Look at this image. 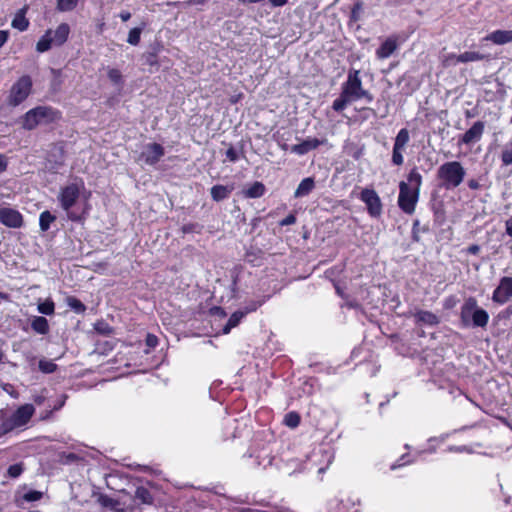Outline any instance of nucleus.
<instances>
[{
	"instance_id": "obj_1",
	"label": "nucleus",
	"mask_w": 512,
	"mask_h": 512,
	"mask_svg": "<svg viewBox=\"0 0 512 512\" xmlns=\"http://www.w3.org/2000/svg\"><path fill=\"white\" fill-rule=\"evenodd\" d=\"M62 119V112L48 105H39L28 110L21 116L20 122L23 129L32 131L39 125H51Z\"/></svg>"
},
{
	"instance_id": "obj_2",
	"label": "nucleus",
	"mask_w": 512,
	"mask_h": 512,
	"mask_svg": "<svg viewBox=\"0 0 512 512\" xmlns=\"http://www.w3.org/2000/svg\"><path fill=\"white\" fill-rule=\"evenodd\" d=\"M83 188V181H80V183H70L61 187L57 196L61 208L67 213V218L75 223H83L87 216L86 210H83L81 213H77L72 210L73 206L77 203L81 194V189Z\"/></svg>"
},
{
	"instance_id": "obj_3",
	"label": "nucleus",
	"mask_w": 512,
	"mask_h": 512,
	"mask_svg": "<svg viewBox=\"0 0 512 512\" xmlns=\"http://www.w3.org/2000/svg\"><path fill=\"white\" fill-rule=\"evenodd\" d=\"M466 171L458 161H449L443 163L437 170V179L441 187L446 190L458 187L464 180Z\"/></svg>"
},
{
	"instance_id": "obj_4",
	"label": "nucleus",
	"mask_w": 512,
	"mask_h": 512,
	"mask_svg": "<svg viewBox=\"0 0 512 512\" xmlns=\"http://www.w3.org/2000/svg\"><path fill=\"white\" fill-rule=\"evenodd\" d=\"M33 81L31 76L23 75L11 86L7 97V104L11 107L19 106L31 94Z\"/></svg>"
},
{
	"instance_id": "obj_5",
	"label": "nucleus",
	"mask_w": 512,
	"mask_h": 512,
	"mask_svg": "<svg viewBox=\"0 0 512 512\" xmlns=\"http://www.w3.org/2000/svg\"><path fill=\"white\" fill-rule=\"evenodd\" d=\"M418 189L411 188L406 182L399 184L398 206L406 214H413L419 198Z\"/></svg>"
},
{
	"instance_id": "obj_6",
	"label": "nucleus",
	"mask_w": 512,
	"mask_h": 512,
	"mask_svg": "<svg viewBox=\"0 0 512 512\" xmlns=\"http://www.w3.org/2000/svg\"><path fill=\"white\" fill-rule=\"evenodd\" d=\"M363 88L360 71L357 69H350L347 75V80L341 86V91L352 101H357L359 100V94Z\"/></svg>"
},
{
	"instance_id": "obj_7",
	"label": "nucleus",
	"mask_w": 512,
	"mask_h": 512,
	"mask_svg": "<svg viewBox=\"0 0 512 512\" xmlns=\"http://www.w3.org/2000/svg\"><path fill=\"white\" fill-rule=\"evenodd\" d=\"M360 200L365 203L368 214L379 218L383 211L381 199L374 189L364 188L360 193Z\"/></svg>"
},
{
	"instance_id": "obj_8",
	"label": "nucleus",
	"mask_w": 512,
	"mask_h": 512,
	"mask_svg": "<svg viewBox=\"0 0 512 512\" xmlns=\"http://www.w3.org/2000/svg\"><path fill=\"white\" fill-rule=\"evenodd\" d=\"M461 320L465 326H480V308L477 307L475 298L465 301L461 310Z\"/></svg>"
},
{
	"instance_id": "obj_9",
	"label": "nucleus",
	"mask_w": 512,
	"mask_h": 512,
	"mask_svg": "<svg viewBox=\"0 0 512 512\" xmlns=\"http://www.w3.org/2000/svg\"><path fill=\"white\" fill-rule=\"evenodd\" d=\"M0 222L8 228L18 229L24 225V218L17 209L1 207Z\"/></svg>"
},
{
	"instance_id": "obj_10",
	"label": "nucleus",
	"mask_w": 512,
	"mask_h": 512,
	"mask_svg": "<svg viewBox=\"0 0 512 512\" xmlns=\"http://www.w3.org/2000/svg\"><path fill=\"white\" fill-rule=\"evenodd\" d=\"M165 155L164 147L156 142L146 145L145 150L141 153L140 158L150 166L156 165Z\"/></svg>"
},
{
	"instance_id": "obj_11",
	"label": "nucleus",
	"mask_w": 512,
	"mask_h": 512,
	"mask_svg": "<svg viewBox=\"0 0 512 512\" xmlns=\"http://www.w3.org/2000/svg\"><path fill=\"white\" fill-rule=\"evenodd\" d=\"M493 300L498 304H505L512 298V277L501 278L499 285L493 292Z\"/></svg>"
},
{
	"instance_id": "obj_12",
	"label": "nucleus",
	"mask_w": 512,
	"mask_h": 512,
	"mask_svg": "<svg viewBox=\"0 0 512 512\" xmlns=\"http://www.w3.org/2000/svg\"><path fill=\"white\" fill-rule=\"evenodd\" d=\"M398 40L399 38L397 35L387 37L376 49V57L381 60L389 58L398 49Z\"/></svg>"
},
{
	"instance_id": "obj_13",
	"label": "nucleus",
	"mask_w": 512,
	"mask_h": 512,
	"mask_svg": "<svg viewBox=\"0 0 512 512\" xmlns=\"http://www.w3.org/2000/svg\"><path fill=\"white\" fill-rule=\"evenodd\" d=\"M324 143L325 140H320L318 138H307L301 143L291 146L290 150L297 155H305L311 150L317 149Z\"/></svg>"
},
{
	"instance_id": "obj_14",
	"label": "nucleus",
	"mask_w": 512,
	"mask_h": 512,
	"mask_svg": "<svg viewBox=\"0 0 512 512\" xmlns=\"http://www.w3.org/2000/svg\"><path fill=\"white\" fill-rule=\"evenodd\" d=\"M34 412L35 408L32 404H24L18 407L12 414L13 421H15L16 425L19 427L24 426L30 421Z\"/></svg>"
},
{
	"instance_id": "obj_15",
	"label": "nucleus",
	"mask_w": 512,
	"mask_h": 512,
	"mask_svg": "<svg viewBox=\"0 0 512 512\" xmlns=\"http://www.w3.org/2000/svg\"><path fill=\"white\" fill-rule=\"evenodd\" d=\"M484 40L497 45H504L512 42V30H496L488 34Z\"/></svg>"
},
{
	"instance_id": "obj_16",
	"label": "nucleus",
	"mask_w": 512,
	"mask_h": 512,
	"mask_svg": "<svg viewBox=\"0 0 512 512\" xmlns=\"http://www.w3.org/2000/svg\"><path fill=\"white\" fill-rule=\"evenodd\" d=\"M52 34L54 45L62 46L68 40L70 34V26L67 23H61L57 26Z\"/></svg>"
},
{
	"instance_id": "obj_17",
	"label": "nucleus",
	"mask_w": 512,
	"mask_h": 512,
	"mask_svg": "<svg viewBox=\"0 0 512 512\" xmlns=\"http://www.w3.org/2000/svg\"><path fill=\"white\" fill-rule=\"evenodd\" d=\"M242 193L245 198L256 199L266 193V187L262 182L255 181L248 188L244 189Z\"/></svg>"
},
{
	"instance_id": "obj_18",
	"label": "nucleus",
	"mask_w": 512,
	"mask_h": 512,
	"mask_svg": "<svg viewBox=\"0 0 512 512\" xmlns=\"http://www.w3.org/2000/svg\"><path fill=\"white\" fill-rule=\"evenodd\" d=\"M134 502L137 504L152 505L154 503V496L148 488L139 486L135 490Z\"/></svg>"
},
{
	"instance_id": "obj_19",
	"label": "nucleus",
	"mask_w": 512,
	"mask_h": 512,
	"mask_svg": "<svg viewBox=\"0 0 512 512\" xmlns=\"http://www.w3.org/2000/svg\"><path fill=\"white\" fill-rule=\"evenodd\" d=\"M233 190V186H224L221 184L214 185L210 189V194L215 202H220L227 199Z\"/></svg>"
},
{
	"instance_id": "obj_20",
	"label": "nucleus",
	"mask_w": 512,
	"mask_h": 512,
	"mask_svg": "<svg viewBox=\"0 0 512 512\" xmlns=\"http://www.w3.org/2000/svg\"><path fill=\"white\" fill-rule=\"evenodd\" d=\"M416 323H422L429 326H435L439 323V318L431 311L419 310L414 314Z\"/></svg>"
},
{
	"instance_id": "obj_21",
	"label": "nucleus",
	"mask_w": 512,
	"mask_h": 512,
	"mask_svg": "<svg viewBox=\"0 0 512 512\" xmlns=\"http://www.w3.org/2000/svg\"><path fill=\"white\" fill-rule=\"evenodd\" d=\"M315 188V181L312 177L304 178L295 190L294 197L300 198L309 195Z\"/></svg>"
},
{
	"instance_id": "obj_22",
	"label": "nucleus",
	"mask_w": 512,
	"mask_h": 512,
	"mask_svg": "<svg viewBox=\"0 0 512 512\" xmlns=\"http://www.w3.org/2000/svg\"><path fill=\"white\" fill-rule=\"evenodd\" d=\"M480 137V120L474 122L470 129H468L459 140V144H470Z\"/></svg>"
},
{
	"instance_id": "obj_23",
	"label": "nucleus",
	"mask_w": 512,
	"mask_h": 512,
	"mask_svg": "<svg viewBox=\"0 0 512 512\" xmlns=\"http://www.w3.org/2000/svg\"><path fill=\"white\" fill-rule=\"evenodd\" d=\"M52 29H48L45 31V33L40 37L36 44V51L39 53H44L51 49L52 45L54 44L52 40Z\"/></svg>"
},
{
	"instance_id": "obj_24",
	"label": "nucleus",
	"mask_w": 512,
	"mask_h": 512,
	"mask_svg": "<svg viewBox=\"0 0 512 512\" xmlns=\"http://www.w3.org/2000/svg\"><path fill=\"white\" fill-rule=\"evenodd\" d=\"M25 13V8L19 10L11 22L12 27L21 32L26 31L30 24L29 20L25 17Z\"/></svg>"
},
{
	"instance_id": "obj_25",
	"label": "nucleus",
	"mask_w": 512,
	"mask_h": 512,
	"mask_svg": "<svg viewBox=\"0 0 512 512\" xmlns=\"http://www.w3.org/2000/svg\"><path fill=\"white\" fill-rule=\"evenodd\" d=\"M56 215L52 214L49 210H44L39 215V228L41 232H47L51 224L56 221Z\"/></svg>"
},
{
	"instance_id": "obj_26",
	"label": "nucleus",
	"mask_w": 512,
	"mask_h": 512,
	"mask_svg": "<svg viewBox=\"0 0 512 512\" xmlns=\"http://www.w3.org/2000/svg\"><path fill=\"white\" fill-rule=\"evenodd\" d=\"M31 328L38 334L45 335L49 332V323L43 316H36L31 322Z\"/></svg>"
},
{
	"instance_id": "obj_27",
	"label": "nucleus",
	"mask_w": 512,
	"mask_h": 512,
	"mask_svg": "<svg viewBox=\"0 0 512 512\" xmlns=\"http://www.w3.org/2000/svg\"><path fill=\"white\" fill-rule=\"evenodd\" d=\"M243 317H245V312H242L241 310L232 313L223 327V333L228 334L232 328L236 327L240 323Z\"/></svg>"
},
{
	"instance_id": "obj_28",
	"label": "nucleus",
	"mask_w": 512,
	"mask_h": 512,
	"mask_svg": "<svg viewBox=\"0 0 512 512\" xmlns=\"http://www.w3.org/2000/svg\"><path fill=\"white\" fill-rule=\"evenodd\" d=\"M66 304L76 314H84L87 309L85 304L75 296H67Z\"/></svg>"
},
{
	"instance_id": "obj_29",
	"label": "nucleus",
	"mask_w": 512,
	"mask_h": 512,
	"mask_svg": "<svg viewBox=\"0 0 512 512\" xmlns=\"http://www.w3.org/2000/svg\"><path fill=\"white\" fill-rule=\"evenodd\" d=\"M409 139H410V136H409L408 129L402 128L399 130V132L396 135L393 147L398 146L399 149L405 150V146L409 142Z\"/></svg>"
},
{
	"instance_id": "obj_30",
	"label": "nucleus",
	"mask_w": 512,
	"mask_h": 512,
	"mask_svg": "<svg viewBox=\"0 0 512 512\" xmlns=\"http://www.w3.org/2000/svg\"><path fill=\"white\" fill-rule=\"evenodd\" d=\"M407 179H408V182H409L408 185L411 188L418 189V191H420V188H421V185H422V176L418 172L417 168H413V169L410 170Z\"/></svg>"
},
{
	"instance_id": "obj_31",
	"label": "nucleus",
	"mask_w": 512,
	"mask_h": 512,
	"mask_svg": "<svg viewBox=\"0 0 512 512\" xmlns=\"http://www.w3.org/2000/svg\"><path fill=\"white\" fill-rule=\"evenodd\" d=\"M352 102L353 101L341 91L339 97L333 101L332 108L336 112H341Z\"/></svg>"
},
{
	"instance_id": "obj_32",
	"label": "nucleus",
	"mask_w": 512,
	"mask_h": 512,
	"mask_svg": "<svg viewBox=\"0 0 512 512\" xmlns=\"http://www.w3.org/2000/svg\"><path fill=\"white\" fill-rule=\"evenodd\" d=\"M78 5V0H56V8L60 12H69Z\"/></svg>"
},
{
	"instance_id": "obj_33",
	"label": "nucleus",
	"mask_w": 512,
	"mask_h": 512,
	"mask_svg": "<svg viewBox=\"0 0 512 512\" xmlns=\"http://www.w3.org/2000/svg\"><path fill=\"white\" fill-rule=\"evenodd\" d=\"M300 422H301V417H300L299 413L296 411H291V412L287 413L284 417L285 425L290 428L298 427Z\"/></svg>"
},
{
	"instance_id": "obj_34",
	"label": "nucleus",
	"mask_w": 512,
	"mask_h": 512,
	"mask_svg": "<svg viewBox=\"0 0 512 512\" xmlns=\"http://www.w3.org/2000/svg\"><path fill=\"white\" fill-rule=\"evenodd\" d=\"M39 370L45 374L54 373L57 370V364L52 360L41 359L38 363Z\"/></svg>"
},
{
	"instance_id": "obj_35",
	"label": "nucleus",
	"mask_w": 512,
	"mask_h": 512,
	"mask_svg": "<svg viewBox=\"0 0 512 512\" xmlns=\"http://www.w3.org/2000/svg\"><path fill=\"white\" fill-rule=\"evenodd\" d=\"M141 33H142L141 27L132 28L128 33L127 42L130 45L137 46L141 40Z\"/></svg>"
},
{
	"instance_id": "obj_36",
	"label": "nucleus",
	"mask_w": 512,
	"mask_h": 512,
	"mask_svg": "<svg viewBox=\"0 0 512 512\" xmlns=\"http://www.w3.org/2000/svg\"><path fill=\"white\" fill-rule=\"evenodd\" d=\"M18 427L19 426L16 425V422L13 421L12 416L5 419L0 425V437L4 436L5 434L11 432L12 430Z\"/></svg>"
},
{
	"instance_id": "obj_37",
	"label": "nucleus",
	"mask_w": 512,
	"mask_h": 512,
	"mask_svg": "<svg viewBox=\"0 0 512 512\" xmlns=\"http://www.w3.org/2000/svg\"><path fill=\"white\" fill-rule=\"evenodd\" d=\"M55 310V304L52 300H46L38 305V311L44 315H52Z\"/></svg>"
},
{
	"instance_id": "obj_38",
	"label": "nucleus",
	"mask_w": 512,
	"mask_h": 512,
	"mask_svg": "<svg viewBox=\"0 0 512 512\" xmlns=\"http://www.w3.org/2000/svg\"><path fill=\"white\" fill-rule=\"evenodd\" d=\"M428 231H429V228L427 226L420 227L419 220H415L413 222V227H412V239L414 241L418 242L420 240L419 234L421 232L425 233V232H428Z\"/></svg>"
},
{
	"instance_id": "obj_39",
	"label": "nucleus",
	"mask_w": 512,
	"mask_h": 512,
	"mask_svg": "<svg viewBox=\"0 0 512 512\" xmlns=\"http://www.w3.org/2000/svg\"><path fill=\"white\" fill-rule=\"evenodd\" d=\"M404 150L397 147H393L392 150V163L396 166H401L404 163L403 152Z\"/></svg>"
},
{
	"instance_id": "obj_40",
	"label": "nucleus",
	"mask_w": 512,
	"mask_h": 512,
	"mask_svg": "<svg viewBox=\"0 0 512 512\" xmlns=\"http://www.w3.org/2000/svg\"><path fill=\"white\" fill-rule=\"evenodd\" d=\"M99 502L102 506L109 507L111 509H115V507L119 505V502L116 499L107 495L100 496Z\"/></svg>"
},
{
	"instance_id": "obj_41",
	"label": "nucleus",
	"mask_w": 512,
	"mask_h": 512,
	"mask_svg": "<svg viewBox=\"0 0 512 512\" xmlns=\"http://www.w3.org/2000/svg\"><path fill=\"white\" fill-rule=\"evenodd\" d=\"M363 4L362 2H356L351 8L350 12V21L357 22L360 19V12L362 11Z\"/></svg>"
},
{
	"instance_id": "obj_42",
	"label": "nucleus",
	"mask_w": 512,
	"mask_h": 512,
	"mask_svg": "<svg viewBox=\"0 0 512 512\" xmlns=\"http://www.w3.org/2000/svg\"><path fill=\"white\" fill-rule=\"evenodd\" d=\"M22 472H23V466L21 463H16V464L10 465L7 470V474L11 478L19 477L22 474Z\"/></svg>"
},
{
	"instance_id": "obj_43",
	"label": "nucleus",
	"mask_w": 512,
	"mask_h": 512,
	"mask_svg": "<svg viewBox=\"0 0 512 512\" xmlns=\"http://www.w3.org/2000/svg\"><path fill=\"white\" fill-rule=\"evenodd\" d=\"M42 496V492L37 490H30L23 495V499L27 502H35L39 501L42 498Z\"/></svg>"
},
{
	"instance_id": "obj_44",
	"label": "nucleus",
	"mask_w": 512,
	"mask_h": 512,
	"mask_svg": "<svg viewBox=\"0 0 512 512\" xmlns=\"http://www.w3.org/2000/svg\"><path fill=\"white\" fill-rule=\"evenodd\" d=\"M107 75H108V78L114 84H119L122 82V74H121L120 70H118L116 68L109 69Z\"/></svg>"
},
{
	"instance_id": "obj_45",
	"label": "nucleus",
	"mask_w": 512,
	"mask_h": 512,
	"mask_svg": "<svg viewBox=\"0 0 512 512\" xmlns=\"http://www.w3.org/2000/svg\"><path fill=\"white\" fill-rule=\"evenodd\" d=\"M502 163L506 166L512 165V146L506 147L501 154Z\"/></svg>"
},
{
	"instance_id": "obj_46",
	"label": "nucleus",
	"mask_w": 512,
	"mask_h": 512,
	"mask_svg": "<svg viewBox=\"0 0 512 512\" xmlns=\"http://www.w3.org/2000/svg\"><path fill=\"white\" fill-rule=\"evenodd\" d=\"M159 343V339L156 335L152 333H148L145 338V344L149 349H154L157 347Z\"/></svg>"
},
{
	"instance_id": "obj_47",
	"label": "nucleus",
	"mask_w": 512,
	"mask_h": 512,
	"mask_svg": "<svg viewBox=\"0 0 512 512\" xmlns=\"http://www.w3.org/2000/svg\"><path fill=\"white\" fill-rule=\"evenodd\" d=\"M478 58H479V55L476 52H465V53H462L459 55L458 61L464 63V62L477 60Z\"/></svg>"
},
{
	"instance_id": "obj_48",
	"label": "nucleus",
	"mask_w": 512,
	"mask_h": 512,
	"mask_svg": "<svg viewBox=\"0 0 512 512\" xmlns=\"http://www.w3.org/2000/svg\"><path fill=\"white\" fill-rule=\"evenodd\" d=\"M146 64L150 66L158 65V56L156 52H148L144 55Z\"/></svg>"
},
{
	"instance_id": "obj_49",
	"label": "nucleus",
	"mask_w": 512,
	"mask_h": 512,
	"mask_svg": "<svg viewBox=\"0 0 512 512\" xmlns=\"http://www.w3.org/2000/svg\"><path fill=\"white\" fill-rule=\"evenodd\" d=\"M262 301H251L249 304H247L244 308V310H241L242 312H245V316L251 312L256 311L261 305Z\"/></svg>"
},
{
	"instance_id": "obj_50",
	"label": "nucleus",
	"mask_w": 512,
	"mask_h": 512,
	"mask_svg": "<svg viewBox=\"0 0 512 512\" xmlns=\"http://www.w3.org/2000/svg\"><path fill=\"white\" fill-rule=\"evenodd\" d=\"M225 155L230 162H236L239 159V154L232 145L226 150Z\"/></svg>"
},
{
	"instance_id": "obj_51",
	"label": "nucleus",
	"mask_w": 512,
	"mask_h": 512,
	"mask_svg": "<svg viewBox=\"0 0 512 512\" xmlns=\"http://www.w3.org/2000/svg\"><path fill=\"white\" fill-rule=\"evenodd\" d=\"M295 223H296V216L294 213L288 214L285 218H283L281 221H279V225L281 227L293 225Z\"/></svg>"
},
{
	"instance_id": "obj_52",
	"label": "nucleus",
	"mask_w": 512,
	"mask_h": 512,
	"mask_svg": "<svg viewBox=\"0 0 512 512\" xmlns=\"http://www.w3.org/2000/svg\"><path fill=\"white\" fill-rule=\"evenodd\" d=\"M409 456L408 455H402L398 460H396L391 466H390V469L391 470H395L397 468H400L406 464L409 463V460L406 459L408 458Z\"/></svg>"
},
{
	"instance_id": "obj_53",
	"label": "nucleus",
	"mask_w": 512,
	"mask_h": 512,
	"mask_svg": "<svg viewBox=\"0 0 512 512\" xmlns=\"http://www.w3.org/2000/svg\"><path fill=\"white\" fill-rule=\"evenodd\" d=\"M199 227V225L197 223H187V224H184L182 227H181V231L184 233V234H188V233H192V232H195L197 230V228Z\"/></svg>"
},
{
	"instance_id": "obj_54",
	"label": "nucleus",
	"mask_w": 512,
	"mask_h": 512,
	"mask_svg": "<svg viewBox=\"0 0 512 512\" xmlns=\"http://www.w3.org/2000/svg\"><path fill=\"white\" fill-rule=\"evenodd\" d=\"M359 99H365L367 102L370 103L373 101L374 97L368 90L363 88V90L359 94Z\"/></svg>"
},
{
	"instance_id": "obj_55",
	"label": "nucleus",
	"mask_w": 512,
	"mask_h": 512,
	"mask_svg": "<svg viewBox=\"0 0 512 512\" xmlns=\"http://www.w3.org/2000/svg\"><path fill=\"white\" fill-rule=\"evenodd\" d=\"M8 166V158L4 154H0V174L6 171Z\"/></svg>"
},
{
	"instance_id": "obj_56",
	"label": "nucleus",
	"mask_w": 512,
	"mask_h": 512,
	"mask_svg": "<svg viewBox=\"0 0 512 512\" xmlns=\"http://www.w3.org/2000/svg\"><path fill=\"white\" fill-rule=\"evenodd\" d=\"M9 39V31L8 30H0V48L8 41Z\"/></svg>"
},
{
	"instance_id": "obj_57",
	"label": "nucleus",
	"mask_w": 512,
	"mask_h": 512,
	"mask_svg": "<svg viewBox=\"0 0 512 512\" xmlns=\"http://www.w3.org/2000/svg\"><path fill=\"white\" fill-rule=\"evenodd\" d=\"M455 303H456L455 297L454 296H450V297L446 298L445 303H444V307L446 309H450V308L454 307Z\"/></svg>"
},
{
	"instance_id": "obj_58",
	"label": "nucleus",
	"mask_w": 512,
	"mask_h": 512,
	"mask_svg": "<svg viewBox=\"0 0 512 512\" xmlns=\"http://www.w3.org/2000/svg\"><path fill=\"white\" fill-rule=\"evenodd\" d=\"M289 0H269L273 7H282L288 3Z\"/></svg>"
},
{
	"instance_id": "obj_59",
	"label": "nucleus",
	"mask_w": 512,
	"mask_h": 512,
	"mask_svg": "<svg viewBox=\"0 0 512 512\" xmlns=\"http://www.w3.org/2000/svg\"><path fill=\"white\" fill-rule=\"evenodd\" d=\"M505 226H506V233H507V235L512 237V216L509 219L506 220Z\"/></svg>"
},
{
	"instance_id": "obj_60",
	"label": "nucleus",
	"mask_w": 512,
	"mask_h": 512,
	"mask_svg": "<svg viewBox=\"0 0 512 512\" xmlns=\"http://www.w3.org/2000/svg\"><path fill=\"white\" fill-rule=\"evenodd\" d=\"M119 17L123 22H127L131 18V13L127 10H124L120 12Z\"/></svg>"
},
{
	"instance_id": "obj_61",
	"label": "nucleus",
	"mask_w": 512,
	"mask_h": 512,
	"mask_svg": "<svg viewBox=\"0 0 512 512\" xmlns=\"http://www.w3.org/2000/svg\"><path fill=\"white\" fill-rule=\"evenodd\" d=\"M277 143L283 151H287L289 149L288 144L285 142L283 138H277Z\"/></svg>"
},
{
	"instance_id": "obj_62",
	"label": "nucleus",
	"mask_w": 512,
	"mask_h": 512,
	"mask_svg": "<svg viewBox=\"0 0 512 512\" xmlns=\"http://www.w3.org/2000/svg\"><path fill=\"white\" fill-rule=\"evenodd\" d=\"M479 250H480V247L478 245L474 244L467 248V253L477 254Z\"/></svg>"
},
{
	"instance_id": "obj_63",
	"label": "nucleus",
	"mask_w": 512,
	"mask_h": 512,
	"mask_svg": "<svg viewBox=\"0 0 512 512\" xmlns=\"http://www.w3.org/2000/svg\"><path fill=\"white\" fill-rule=\"evenodd\" d=\"M488 319H489L488 313L482 309V327L487 324Z\"/></svg>"
},
{
	"instance_id": "obj_64",
	"label": "nucleus",
	"mask_w": 512,
	"mask_h": 512,
	"mask_svg": "<svg viewBox=\"0 0 512 512\" xmlns=\"http://www.w3.org/2000/svg\"><path fill=\"white\" fill-rule=\"evenodd\" d=\"M242 512H265V510L252 509V508H244Z\"/></svg>"
}]
</instances>
